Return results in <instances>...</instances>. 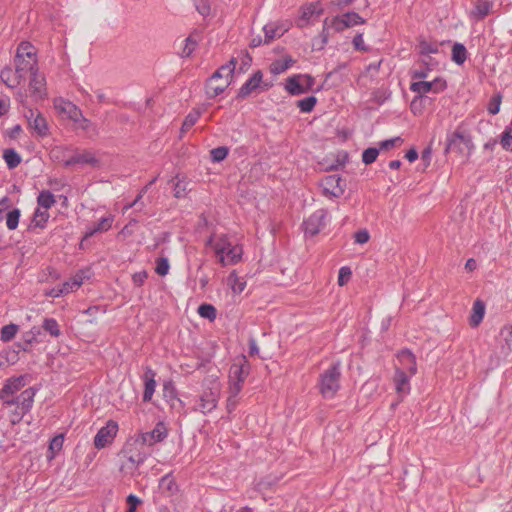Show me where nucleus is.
<instances>
[{
  "label": "nucleus",
  "mask_w": 512,
  "mask_h": 512,
  "mask_svg": "<svg viewBox=\"0 0 512 512\" xmlns=\"http://www.w3.org/2000/svg\"><path fill=\"white\" fill-rule=\"evenodd\" d=\"M365 21L355 12H348L342 16L335 17L332 20V26L338 32L345 30L346 28L353 27L358 24H363Z\"/></svg>",
  "instance_id": "obj_21"
},
{
  "label": "nucleus",
  "mask_w": 512,
  "mask_h": 512,
  "mask_svg": "<svg viewBox=\"0 0 512 512\" xmlns=\"http://www.w3.org/2000/svg\"><path fill=\"white\" fill-rule=\"evenodd\" d=\"M353 45H354L355 49H357V50H360V51H366L367 50V47L364 44V40H363V35L362 34H357L354 37Z\"/></svg>",
  "instance_id": "obj_59"
},
{
  "label": "nucleus",
  "mask_w": 512,
  "mask_h": 512,
  "mask_svg": "<svg viewBox=\"0 0 512 512\" xmlns=\"http://www.w3.org/2000/svg\"><path fill=\"white\" fill-rule=\"evenodd\" d=\"M29 83L27 88V94H19L20 101L22 104H26L27 98H32L33 101H40L47 97V86L46 78L40 71L30 74Z\"/></svg>",
  "instance_id": "obj_7"
},
{
  "label": "nucleus",
  "mask_w": 512,
  "mask_h": 512,
  "mask_svg": "<svg viewBox=\"0 0 512 512\" xmlns=\"http://www.w3.org/2000/svg\"><path fill=\"white\" fill-rule=\"evenodd\" d=\"M42 327L52 337L58 338L61 335L59 324L54 318H45Z\"/></svg>",
  "instance_id": "obj_38"
},
{
  "label": "nucleus",
  "mask_w": 512,
  "mask_h": 512,
  "mask_svg": "<svg viewBox=\"0 0 512 512\" xmlns=\"http://www.w3.org/2000/svg\"><path fill=\"white\" fill-rule=\"evenodd\" d=\"M67 155L63 156V165L65 167H71L75 165H88L93 168H100L102 166V160L99 155L91 150H67Z\"/></svg>",
  "instance_id": "obj_5"
},
{
  "label": "nucleus",
  "mask_w": 512,
  "mask_h": 512,
  "mask_svg": "<svg viewBox=\"0 0 512 512\" xmlns=\"http://www.w3.org/2000/svg\"><path fill=\"white\" fill-rule=\"evenodd\" d=\"M123 454L130 464L128 467L130 469L137 468L139 465L144 463L148 455L142 444L136 445V438L126 444Z\"/></svg>",
  "instance_id": "obj_11"
},
{
  "label": "nucleus",
  "mask_w": 512,
  "mask_h": 512,
  "mask_svg": "<svg viewBox=\"0 0 512 512\" xmlns=\"http://www.w3.org/2000/svg\"><path fill=\"white\" fill-rule=\"evenodd\" d=\"M291 27L289 22H270L263 27L265 42L269 43L275 38L281 37Z\"/></svg>",
  "instance_id": "obj_24"
},
{
  "label": "nucleus",
  "mask_w": 512,
  "mask_h": 512,
  "mask_svg": "<svg viewBox=\"0 0 512 512\" xmlns=\"http://www.w3.org/2000/svg\"><path fill=\"white\" fill-rule=\"evenodd\" d=\"M317 103V99L314 96H309L307 98L301 99L297 102V106L301 110V112L309 113L313 110Z\"/></svg>",
  "instance_id": "obj_43"
},
{
  "label": "nucleus",
  "mask_w": 512,
  "mask_h": 512,
  "mask_svg": "<svg viewBox=\"0 0 512 512\" xmlns=\"http://www.w3.org/2000/svg\"><path fill=\"white\" fill-rule=\"evenodd\" d=\"M339 365H333L326 370L320 378V391L325 398H332L338 391L340 384Z\"/></svg>",
  "instance_id": "obj_9"
},
{
  "label": "nucleus",
  "mask_w": 512,
  "mask_h": 512,
  "mask_svg": "<svg viewBox=\"0 0 512 512\" xmlns=\"http://www.w3.org/2000/svg\"><path fill=\"white\" fill-rule=\"evenodd\" d=\"M24 386L25 379L23 376L8 379L0 390V399L7 405H13L15 402L13 395Z\"/></svg>",
  "instance_id": "obj_16"
},
{
  "label": "nucleus",
  "mask_w": 512,
  "mask_h": 512,
  "mask_svg": "<svg viewBox=\"0 0 512 512\" xmlns=\"http://www.w3.org/2000/svg\"><path fill=\"white\" fill-rule=\"evenodd\" d=\"M228 155V149L226 147H217L211 150V158L214 162H220L224 160Z\"/></svg>",
  "instance_id": "obj_49"
},
{
  "label": "nucleus",
  "mask_w": 512,
  "mask_h": 512,
  "mask_svg": "<svg viewBox=\"0 0 512 512\" xmlns=\"http://www.w3.org/2000/svg\"><path fill=\"white\" fill-rule=\"evenodd\" d=\"M147 278V273L145 271H140L133 274V283L137 286H141Z\"/></svg>",
  "instance_id": "obj_60"
},
{
  "label": "nucleus",
  "mask_w": 512,
  "mask_h": 512,
  "mask_svg": "<svg viewBox=\"0 0 512 512\" xmlns=\"http://www.w3.org/2000/svg\"><path fill=\"white\" fill-rule=\"evenodd\" d=\"M18 326L16 324H8L1 329V340L4 342L11 341L18 332Z\"/></svg>",
  "instance_id": "obj_41"
},
{
  "label": "nucleus",
  "mask_w": 512,
  "mask_h": 512,
  "mask_svg": "<svg viewBox=\"0 0 512 512\" xmlns=\"http://www.w3.org/2000/svg\"><path fill=\"white\" fill-rule=\"evenodd\" d=\"M137 222L135 220L130 221L127 225L123 227V229L118 233L119 239H125L131 236L134 232V228L136 227Z\"/></svg>",
  "instance_id": "obj_51"
},
{
  "label": "nucleus",
  "mask_w": 512,
  "mask_h": 512,
  "mask_svg": "<svg viewBox=\"0 0 512 512\" xmlns=\"http://www.w3.org/2000/svg\"><path fill=\"white\" fill-rule=\"evenodd\" d=\"M402 139L400 137H394L391 139L384 140L380 143L381 149H390L394 147L396 144H401Z\"/></svg>",
  "instance_id": "obj_56"
},
{
  "label": "nucleus",
  "mask_w": 512,
  "mask_h": 512,
  "mask_svg": "<svg viewBox=\"0 0 512 512\" xmlns=\"http://www.w3.org/2000/svg\"><path fill=\"white\" fill-rule=\"evenodd\" d=\"M322 190L325 196L329 198L339 197L344 189L341 186V178L338 175H329L322 181Z\"/></svg>",
  "instance_id": "obj_22"
},
{
  "label": "nucleus",
  "mask_w": 512,
  "mask_h": 512,
  "mask_svg": "<svg viewBox=\"0 0 512 512\" xmlns=\"http://www.w3.org/2000/svg\"><path fill=\"white\" fill-rule=\"evenodd\" d=\"M446 88V82L441 78H436L433 81H418L413 82L410 86L411 91L417 93V96L424 97L429 92L439 93Z\"/></svg>",
  "instance_id": "obj_17"
},
{
  "label": "nucleus",
  "mask_w": 512,
  "mask_h": 512,
  "mask_svg": "<svg viewBox=\"0 0 512 512\" xmlns=\"http://www.w3.org/2000/svg\"><path fill=\"white\" fill-rule=\"evenodd\" d=\"M352 272L349 267H341L338 275V284L344 286L351 278Z\"/></svg>",
  "instance_id": "obj_50"
},
{
  "label": "nucleus",
  "mask_w": 512,
  "mask_h": 512,
  "mask_svg": "<svg viewBox=\"0 0 512 512\" xmlns=\"http://www.w3.org/2000/svg\"><path fill=\"white\" fill-rule=\"evenodd\" d=\"M63 442H64V437L62 435H58L51 440L50 445H49V450L51 451V455L49 456V458H51V459L54 458L55 454L62 449Z\"/></svg>",
  "instance_id": "obj_45"
},
{
  "label": "nucleus",
  "mask_w": 512,
  "mask_h": 512,
  "mask_svg": "<svg viewBox=\"0 0 512 512\" xmlns=\"http://www.w3.org/2000/svg\"><path fill=\"white\" fill-rule=\"evenodd\" d=\"M427 100L425 97L416 96L410 104V109L413 112V114H421L423 112L424 108V102Z\"/></svg>",
  "instance_id": "obj_46"
},
{
  "label": "nucleus",
  "mask_w": 512,
  "mask_h": 512,
  "mask_svg": "<svg viewBox=\"0 0 512 512\" xmlns=\"http://www.w3.org/2000/svg\"><path fill=\"white\" fill-rule=\"evenodd\" d=\"M467 58V50L463 44L455 43L452 47V60L458 64L462 65Z\"/></svg>",
  "instance_id": "obj_35"
},
{
  "label": "nucleus",
  "mask_w": 512,
  "mask_h": 512,
  "mask_svg": "<svg viewBox=\"0 0 512 512\" xmlns=\"http://www.w3.org/2000/svg\"><path fill=\"white\" fill-rule=\"evenodd\" d=\"M410 375L402 370H396L394 377L395 389L398 395L403 398L410 392Z\"/></svg>",
  "instance_id": "obj_27"
},
{
  "label": "nucleus",
  "mask_w": 512,
  "mask_h": 512,
  "mask_svg": "<svg viewBox=\"0 0 512 512\" xmlns=\"http://www.w3.org/2000/svg\"><path fill=\"white\" fill-rule=\"evenodd\" d=\"M35 390L28 388L24 390L17 398L14 399V404L19 410L16 417L12 419L13 423L20 421L24 414H26L32 407L34 402Z\"/></svg>",
  "instance_id": "obj_15"
},
{
  "label": "nucleus",
  "mask_w": 512,
  "mask_h": 512,
  "mask_svg": "<svg viewBox=\"0 0 512 512\" xmlns=\"http://www.w3.org/2000/svg\"><path fill=\"white\" fill-rule=\"evenodd\" d=\"M160 488L172 493L176 489V483L171 476L165 475L160 480Z\"/></svg>",
  "instance_id": "obj_48"
},
{
  "label": "nucleus",
  "mask_w": 512,
  "mask_h": 512,
  "mask_svg": "<svg viewBox=\"0 0 512 512\" xmlns=\"http://www.w3.org/2000/svg\"><path fill=\"white\" fill-rule=\"evenodd\" d=\"M4 219L6 220V226L9 230L16 229L20 219V210L17 208L9 209Z\"/></svg>",
  "instance_id": "obj_39"
},
{
  "label": "nucleus",
  "mask_w": 512,
  "mask_h": 512,
  "mask_svg": "<svg viewBox=\"0 0 512 512\" xmlns=\"http://www.w3.org/2000/svg\"><path fill=\"white\" fill-rule=\"evenodd\" d=\"M127 502L129 504V509L127 512H135L137 505L140 503V500L135 495H129L127 498Z\"/></svg>",
  "instance_id": "obj_62"
},
{
  "label": "nucleus",
  "mask_w": 512,
  "mask_h": 512,
  "mask_svg": "<svg viewBox=\"0 0 512 512\" xmlns=\"http://www.w3.org/2000/svg\"><path fill=\"white\" fill-rule=\"evenodd\" d=\"M54 107L62 118L70 119L75 123L88 122L83 118L81 110L68 100L57 98L54 100Z\"/></svg>",
  "instance_id": "obj_10"
},
{
  "label": "nucleus",
  "mask_w": 512,
  "mask_h": 512,
  "mask_svg": "<svg viewBox=\"0 0 512 512\" xmlns=\"http://www.w3.org/2000/svg\"><path fill=\"white\" fill-rule=\"evenodd\" d=\"M238 395H239V393L234 394L232 387H229V396L226 401V408L229 413L232 412L236 408L237 403H238L237 402Z\"/></svg>",
  "instance_id": "obj_52"
},
{
  "label": "nucleus",
  "mask_w": 512,
  "mask_h": 512,
  "mask_svg": "<svg viewBox=\"0 0 512 512\" xmlns=\"http://www.w3.org/2000/svg\"><path fill=\"white\" fill-rule=\"evenodd\" d=\"M263 74L261 71L255 72L239 89L238 97L245 98L256 91L262 82Z\"/></svg>",
  "instance_id": "obj_25"
},
{
  "label": "nucleus",
  "mask_w": 512,
  "mask_h": 512,
  "mask_svg": "<svg viewBox=\"0 0 512 512\" xmlns=\"http://www.w3.org/2000/svg\"><path fill=\"white\" fill-rule=\"evenodd\" d=\"M418 50L421 56L423 57L422 61L424 62V64L433 66L434 63L432 62L430 55L439 53V45L434 42L420 40L418 44Z\"/></svg>",
  "instance_id": "obj_26"
},
{
  "label": "nucleus",
  "mask_w": 512,
  "mask_h": 512,
  "mask_svg": "<svg viewBox=\"0 0 512 512\" xmlns=\"http://www.w3.org/2000/svg\"><path fill=\"white\" fill-rule=\"evenodd\" d=\"M326 218L327 211L325 209H319L315 211L303 223L305 234L310 236L318 234L321 231V229L325 226Z\"/></svg>",
  "instance_id": "obj_18"
},
{
  "label": "nucleus",
  "mask_w": 512,
  "mask_h": 512,
  "mask_svg": "<svg viewBox=\"0 0 512 512\" xmlns=\"http://www.w3.org/2000/svg\"><path fill=\"white\" fill-rule=\"evenodd\" d=\"M155 372L151 368H146V371L144 373L143 379H144V393H143V400L145 402L151 401L153 394L155 392L156 388V381H155Z\"/></svg>",
  "instance_id": "obj_28"
},
{
  "label": "nucleus",
  "mask_w": 512,
  "mask_h": 512,
  "mask_svg": "<svg viewBox=\"0 0 512 512\" xmlns=\"http://www.w3.org/2000/svg\"><path fill=\"white\" fill-rule=\"evenodd\" d=\"M200 115L201 113L198 110L191 111L184 119L181 132L184 133L188 131L198 121Z\"/></svg>",
  "instance_id": "obj_42"
},
{
  "label": "nucleus",
  "mask_w": 512,
  "mask_h": 512,
  "mask_svg": "<svg viewBox=\"0 0 512 512\" xmlns=\"http://www.w3.org/2000/svg\"><path fill=\"white\" fill-rule=\"evenodd\" d=\"M250 372V364L245 356H239L234 360L229 371V387L233 393H240L243 383Z\"/></svg>",
  "instance_id": "obj_6"
},
{
  "label": "nucleus",
  "mask_w": 512,
  "mask_h": 512,
  "mask_svg": "<svg viewBox=\"0 0 512 512\" xmlns=\"http://www.w3.org/2000/svg\"><path fill=\"white\" fill-rule=\"evenodd\" d=\"M84 278V273L79 272L75 274L71 279L63 283V285L61 286L63 294L66 295L78 289L83 284Z\"/></svg>",
  "instance_id": "obj_32"
},
{
  "label": "nucleus",
  "mask_w": 512,
  "mask_h": 512,
  "mask_svg": "<svg viewBox=\"0 0 512 512\" xmlns=\"http://www.w3.org/2000/svg\"><path fill=\"white\" fill-rule=\"evenodd\" d=\"M29 127L33 129L39 136H45L48 132V124L45 117L32 109L26 114Z\"/></svg>",
  "instance_id": "obj_23"
},
{
  "label": "nucleus",
  "mask_w": 512,
  "mask_h": 512,
  "mask_svg": "<svg viewBox=\"0 0 512 512\" xmlns=\"http://www.w3.org/2000/svg\"><path fill=\"white\" fill-rule=\"evenodd\" d=\"M236 58H232L226 65L221 66L207 81L206 94L214 98L225 91L230 85L236 67Z\"/></svg>",
  "instance_id": "obj_3"
},
{
  "label": "nucleus",
  "mask_w": 512,
  "mask_h": 512,
  "mask_svg": "<svg viewBox=\"0 0 512 512\" xmlns=\"http://www.w3.org/2000/svg\"><path fill=\"white\" fill-rule=\"evenodd\" d=\"M196 8L198 12L204 17L211 14V7L207 1L202 0L199 4L196 5Z\"/></svg>",
  "instance_id": "obj_57"
},
{
  "label": "nucleus",
  "mask_w": 512,
  "mask_h": 512,
  "mask_svg": "<svg viewBox=\"0 0 512 512\" xmlns=\"http://www.w3.org/2000/svg\"><path fill=\"white\" fill-rule=\"evenodd\" d=\"M314 79L310 75H295L287 79L285 88L292 95H300L310 90Z\"/></svg>",
  "instance_id": "obj_14"
},
{
  "label": "nucleus",
  "mask_w": 512,
  "mask_h": 512,
  "mask_svg": "<svg viewBox=\"0 0 512 512\" xmlns=\"http://www.w3.org/2000/svg\"><path fill=\"white\" fill-rule=\"evenodd\" d=\"M355 242L358 244H365L370 239V234L367 229H361L354 234Z\"/></svg>",
  "instance_id": "obj_54"
},
{
  "label": "nucleus",
  "mask_w": 512,
  "mask_h": 512,
  "mask_svg": "<svg viewBox=\"0 0 512 512\" xmlns=\"http://www.w3.org/2000/svg\"><path fill=\"white\" fill-rule=\"evenodd\" d=\"M10 209V200L7 197H4L0 200V222L4 220L6 213Z\"/></svg>",
  "instance_id": "obj_55"
},
{
  "label": "nucleus",
  "mask_w": 512,
  "mask_h": 512,
  "mask_svg": "<svg viewBox=\"0 0 512 512\" xmlns=\"http://www.w3.org/2000/svg\"><path fill=\"white\" fill-rule=\"evenodd\" d=\"M49 217L50 215L48 209H43L42 207L38 206L34 212L32 222L36 227L43 228L46 225Z\"/></svg>",
  "instance_id": "obj_36"
},
{
  "label": "nucleus",
  "mask_w": 512,
  "mask_h": 512,
  "mask_svg": "<svg viewBox=\"0 0 512 512\" xmlns=\"http://www.w3.org/2000/svg\"><path fill=\"white\" fill-rule=\"evenodd\" d=\"M500 105H501V96L495 95L490 100V103L488 105V112L492 115L497 114L500 110Z\"/></svg>",
  "instance_id": "obj_53"
},
{
  "label": "nucleus",
  "mask_w": 512,
  "mask_h": 512,
  "mask_svg": "<svg viewBox=\"0 0 512 512\" xmlns=\"http://www.w3.org/2000/svg\"><path fill=\"white\" fill-rule=\"evenodd\" d=\"M113 222H114L113 215H108L106 217L101 218L100 221L96 225L87 228V230L85 231V234H84V239H87L96 233H102V232L108 231L112 227Z\"/></svg>",
  "instance_id": "obj_29"
},
{
  "label": "nucleus",
  "mask_w": 512,
  "mask_h": 512,
  "mask_svg": "<svg viewBox=\"0 0 512 512\" xmlns=\"http://www.w3.org/2000/svg\"><path fill=\"white\" fill-rule=\"evenodd\" d=\"M227 284L234 294L242 293L247 285L243 277H239L235 271L231 272L227 277Z\"/></svg>",
  "instance_id": "obj_30"
},
{
  "label": "nucleus",
  "mask_w": 512,
  "mask_h": 512,
  "mask_svg": "<svg viewBox=\"0 0 512 512\" xmlns=\"http://www.w3.org/2000/svg\"><path fill=\"white\" fill-rule=\"evenodd\" d=\"M37 203L43 209L49 210L56 203V200L50 191L44 190L38 195Z\"/></svg>",
  "instance_id": "obj_37"
},
{
  "label": "nucleus",
  "mask_w": 512,
  "mask_h": 512,
  "mask_svg": "<svg viewBox=\"0 0 512 512\" xmlns=\"http://www.w3.org/2000/svg\"><path fill=\"white\" fill-rule=\"evenodd\" d=\"M322 13L323 8L320 2L306 3L299 9V17L296 20V25L299 28L307 27Z\"/></svg>",
  "instance_id": "obj_12"
},
{
  "label": "nucleus",
  "mask_w": 512,
  "mask_h": 512,
  "mask_svg": "<svg viewBox=\"0 0 512 512\" xmlns=\"http://www.w3.org/2000/svg\"><path fill=\"white\" fill-rule=\"evenodd\" d=\"M492 8V2L489 0H478L475 4V8L472 11V15L477 19H483L486 17Z\"/></svg>",
  "instance_id": "obj_34"
},
{
  "label": "nucleus",
  "mask_w": 512,
  "mask_h": 512,
  "mask_svg": "<svg viewBox=\"0 0 512 512\" xmlns=\"http://www.w3.org/2000/svg\"><path fill=\"white\" fill-rule=\"evenodd\" d=\"M117 431L118 424L114 421H108L107 424L97 432L94 438L95 447L101 449L112 443Z\"/></svg>",
  "instance_id": "obj_19"
},
{
  "label": "nucleus",
  "mask_w": 512,
  "mask_h": 512,
  "mask_svg": "<svg viewBox=\"0 0 512 512\" xmlns=\"http://www.w3.org/2000/svg\"><path fill=\"white\" fill-rule=\"evenodd\" d=\"M167 437V428L163 423H157L150 432L140 433L136 438V445L142 444L144 447H151Z\"/></svg>",
  "instance_id": "obj_13"
},
{
  "label": "nucleus",
  "mask_w": 512,
  "mask_h": 512,
  "mask_svg": "<svg viewBox=\"0 0 512 512\" xmlns=\"http://www.w3.org/2000/svg\"><path fill=\"white\" fill-rule=\"evenodd\" d=\"M198 314L205 319L214 321L217 316L216 308L211 304H202L198 307Z\"/></svg>",
  "instance_id": "obj_40"
},
{
  "label": "nucleus",
  "mask_w": 512,
  "mask_h": 512,
  "mask_svg": "<svg viewBox=\"0 0 512 512\" xmlns=\"http://www.w3.org/2000/svg\"><path fill=\"white\" fill-rule=\"evenodd\" d=\"M15 71L5 67L0 78L9 88L18 87L28 75L39 71L37 49L27 41L21 42L16 50L14 58Z\"/></svg>",
  "instance_id": "obj_1"
},
{
  "label": "nucleus",
  "mask_w": 512,
  "mask_h": 512,
  "mask_svg": "<svg viewBox=\"0 0 512 512\" xmlns=\"http://www.w3.org/2000/svg\"><path fill=\"white\" fill-rule=\"evenodd\" d=\"M378 155L379 150L377 148H368L362 154V161L367 165L371 164L377 159Z\"/></svg>",
  "instance_id": "obj_47"
},
{
  "label": "nucleus",
  "mask_w": 512,
  "mask_h": 512,
  "mask_svg": "<svg viewBox=\"0 0 512 512\" xmlns=\"http://www.w3.org/2000/svg\"><path fill=\"white\" fill-rule=\"evenodd\" d=\"M485 315V304L481 300H476L473 303L472 314L470 317V325L477 327L483 320Z\"/></svg>",
  "instance_id": "obj_31"
},
{
  "label": "nucleus",
  "mask_w": 512,
  "mask_h": 512,
  "mask_svg": "<svg viewBox=\"0 0 512 512\" xmlns=\"http://www.w3.org/2000/svg\"><path fill=\"white\" fill-rule=\"evenodd\" d=\"M170 264L167 257L161 256L156 260L155 272L160 276H166L169 273Z\"/></svg>",
  "instance_id": "obj_44"
},
{
  "label": "nucleus",
  "mask_w": 512,
  "mask_h": 512,
  "mask_svg": "<svg viewBox=\"0 0 512 512\" xmlns=\"http://www.w3.org/2000/svg\"><path fill=\"white\" fill-rule=\"evenodd\" d=\"M396 370L405 371L413 376L417 372L416 358L409 350H402L397 355Z\"/></svg>",
  "instance_id": "obj_20"
},
{
  "label": "nucleus",
  "mask_w": 512,
  "mask_h": 512,
  "mask_svg": "<svg viewBox=\"0 0 512 512\" xmlns=\"http://www.w3.org/2000/svg\"><path fill=\"white\" fill-rule=\"evenodd\" d=\"M221 395V383L217 378H209L204 382V390L199 396V403L194 408L203 414L213 411L218 404Z\"/></svg>",
  "instance_id": "obj_4"
},
{
  "label": "nucleus",
  "mask_w": 512,
  "mask_h": 512,
  "mask_svg": "<svg viewBox=\"0 0 512 512\" xmlns=\"http://www.w3.org/2000/svg\"><path fill=\"white\" fill-rule=\"evenodd\" d=\"M208 245L212 247L216 257L223 266L236 264L242 258V247L226 235L211 237L208 240Z\"/></svg>",
  "instance_id": "obj_2"
},
{
  "label": "nucleus",
  "mask_w": 512,
  "mask_h": 512,
  "mask_svg": "<svg viewBox=\"0 0 512 512\" xmlns=\"http://www.w3.org/2000/svg\"><path fill=\"white\" fill-rule=\"evenodd\" d=\"M186 191V187L177 182L174 188V196L177 198L183 197Z\"/></svg>",
  "instance_id": "obj_64"
},
{
  "label": "nucleus",
  "mask_w": 512,
  "mask_h": 512,
  "mask_svg": "<svg viewBox=\"0 0 512 512\" xmlns=\"http://www.w3.org/2000/svg\"><path fill=\"white\" fill-rule=\"evenodd\" d=\"M195 46H196V42L192 41L190 38H187L185 48L183 50V54L185 56H189L195 49Z\"/></svg>",
  "instance_id": "obj_63"
},
{
  "label": "nucleus",
  "mask_w": 512,
  "mask_h": 512,
  "mask_svg": "<svg viewBox=\"0 0 512 512\" xmlns=\"http://www.w3.org/2000/svg\"><path fill=\"white\" fill-rule=\"evenodd\" d=\"M3 159L9 169L16 168L21 163V156L19 153L12 148L5 149L3 151Z\"/></svg>",
  "instance_id": "obj_33"
},
{
  "label": "nucleus",
  "mask_w": 512,
  "mask_h": 512,
  "mask_svg": "<svg viewBox=\"0 0 512 512\" xmlns=\"http://www.w3.org/2000/svg\"><path fill=\"white\" fill-rule=\"evenodd\" d=\"M501 337L505 340L507 345H510L512 341V326L506 325L501 329L500 332Z\"/></svg>",
  "instance_id": "obj_58"
},
{
  "label": "nucleus",
  "mask_w": 512,
  "mask_h": 512,
  "mask_svg": "<svg viewBox=\"0 0 512 512\" xmlns=\"http://www.w3.org/2000/svg\"><path fill=\"white\" fill-rule=\"evenodd\" d=\"M239 56L241 58V67H240V69L244 70V69H246L247 67L250 66V64L252 62V58L250 57V55L247 52H241Z\"/></svg>",
  "instance_id": "obj_61"
},
{
  "label": "nucleus",
  "mask_w": 512,
  "mask_h": 512,
  "mask_svg": "<svg viewBox=\"0 0 512 512\" xmlns=\"http://www.w3.org/2000/svg\"><path fill=\"white\" fill-rule=\"evenodd\" d=\"M473 148L471 137L464 131L456 130L447 140L446 152L452 151L468 157Z\"/></svg>",
  "instance_id": "obj_8"
}]
</instances>
